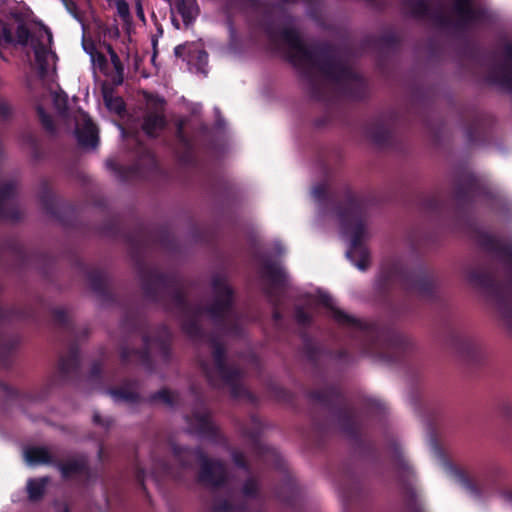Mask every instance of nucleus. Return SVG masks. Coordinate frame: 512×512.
<instances>
[{
	"label": "nucleus",
	"instance_id": "nucleus-45",
	"mask_svg": "<svg viewBox=\"0 0 512 512\" xmlns=\"http://www.w3.org/2000/svg\"><path fill=\"white\" fill-rule=\"evenodd\" d=\"M313 194H314V196H315L316 198H320V197H321V195H322V191H321L319 188H315V189L313 190Z\"/></svg>",
	"mask_w": 512,
	"mask_h": 512
},
{
	"label": "nucleus",
	"instance_id": "nucleus-23",
	"mask_svg": "<svg viewBox=\"0 0 512 512\" xmlns=\"http://www.w3.org/2000/svg\"><path fill=\"white\" fill-rule=\"evenodd\" d=\"M107 52L110 55L111 63L115 69V76L113 77V83L115 85H120L123 83L124 80V66L117 55V53L114 51L111 45H106Z\"/></svg>",
	"mask_w": 512,
	"mask_h": 512
},
{
	"label": "nucleus",
	"instance_id": "nucleus-48",
	"mask_svg": "<svg viewBox=\"0 0 512 512\" xmlns=\"http://www.w3.org/2000/svg\"><path fill=\"white\" fill-rule=\"evenodd\" d=\"M116 102H117V104H118V106H117V110L119 111V108H120V106H121V104H122V101H121L120 99H116Z\"/></svg>",
	"mask_w": 512,
	"mask_h": 512
},
{
	"label": "nucleus",
	"instance_id": "nucleus-3",
	"mask_svg": "<svg viewBox=\"0 0 512 512\" xmlns=\"http://www.w3.org/2000/svg\"><path fill=\"white\" fill-rule=\"evenodd\" d=\"M214 293L213 303L206 309L190 307L182 293L175 295V304L182 315V327L184 332L193 340H201L203 334L199 326L200 318L206 313L210 319L220 326L228 334H237L241 318L232 309L233 291L227 283L226 278L216 274L212 279Z\"/></svg>",
	"mask_w": 512,
	"mask_h": 512
},
{
	"label": "nucleus",
	"instance_id": "nucleus-10",
	"mask_svg": "<svg viewBox=\"0 0 512 512\" xmlns=\"http://www.w3.org/2000/svg\"><path fill=\"white\" fill-rule=\"evenodd\" d=\"M76 137L82 147L96 148L98 145V130L85 113H79L76 118Z\"/></svg>",
	"mask_w": 512,
	"mask_h": 512
},
{
	"label": "nucleus",
	"instance_id": "nucleus-15",
	"mask_svg": "<svg viewBox=\"0 0 512 512\" xmlns=\"http://www.w3.org/2000/svg\"><path fill=\"white\" fill-rule=\"evenodd\" d=\"M24 458L30 465L49 464L55 465L56 459L53 452L47 447L33 446L24 451Z\"/></svg>",
	"mask_w": 512,
	"mask_h": 512
},
{
	"label": "nucleus",
	"instance_id": "nucleus-32",
	"mask_svg": "<svg viewBox=\"0 0 512 512\" xmlns=\"http://www.w3.org/2000/svg\"><path fill=\"white\" fill-rule=\"evenodd\" d=\"M52 198L53 197L51 191L49 190L46 184H43L42 191L39 194V201L45 209L48 210L50 208Z\"/></svg>",
	"mask_w": 512,
	"mask_h": 512
},
{
	"label": "nucleus",
	"instance_id": "nucleus-13",
	"mask_svg": "<svg viewBox=\"0 0 512 512\" xmlns=\"http://www.w3.org/2000/svg\"><path fill=\"white\" fill-rule=\"evenodd\" d=\"M319 303L330 309L331 317L341 326L353 329H364L365 324L352 315L340 310L334 305L333 299L328 294L319 295Z\"/></svg>",
	"mask_w": 512,
	"mask_h": 512
},
{
	"label": "nucleus",
	"instance_id": "nucleus-35",
	"mask_svg": "<svg viewBox=\"0 0 512 512\" xmlns=\"http://www.w3.org/2000/svg\"><path fill=\"white\" fill-rule=\"evenodd\" d=\"M4 41L5 43H12V33L4 25L1 27L0 44Z\"/></svg>",
	"mask_w": 512,
	"mask_h": 512
},
{
	"label": "nucleus",
	"instance_id": "nucleus-50",
	"mask_svg": "<svg viewBox=\"0 0 512 512\" xmlns=\"http://www.w3.org/2000/svg\"><path fill=\"white\" fill-rule=\"evenodd\" d=\"M57 315H58L59 319H61L63 316L62 312H57Z\"/></svg>",
	"mask_w": 512,
	"mask_h": 512
},
{
	"label": "nucleus",
	"instance_id": "nucleus-14",
	"mask_svg": "<svg viewBox=\"0 0 512 512\" xmlns=\"http://www.w3.org/2000/svg\"><path fill=\"white\" fill-rule=\"evenodd\" d=\"M261 277L265 279L269 284L270 288L267 293L271 296L272 289H278L284 286L287 282V275L283 268L274 262H265L261 269Z\"/></svg>",
	"mask_w": 512,
	"mask_h": 512
},
{
	"label": "nucleus",
	"instance_id": "nucleus-47",
	"mask_svg": "<svg viewBox=\"0 0 512 512\" xmlns=\"http://www.w3.org/2000/svg\"><path fill=\"white\" fill-rule=\"evenodd\" d=\"M273 316H274V318H275L276 320H278V319L280 318V314H279V312H278V311H275V312H274V314H273Z\"/></svg>",
	"mask_w": 512,
	"mask_h": 512
},
{
	"label": "nucleus",
	"instance_id": "nucleus-5",
	"mask_svg": "<svg viewBox=\"0 0 512 512\" xmlns=\"http://www.w3.org/2000/svg\"><path fill=\"white\" fill-rule=\"evenodd\" d=\"M339 218L343 233L349 236L351 242L347 256L358 269L364 271L369 265V254L361 243L368 237V232L358 207L351 204L346 211L340 213Z\"/></svg>",
	"mask_w": 512,
	"mask_h": 512
},
{
	"label": "nucleus",
	"instance_id": "nucleus-42",
	"mask_svg": "<svg viewBox=\"0 0 512 512\" xmlns=\"http://www.w3.org/2000/svg\"><path fill=\"white\" fill-rule=\"evenodd\" d=\"M474 345L470 342H465L462 344V350L464 351L465 349H467V352L473 347Z\"/></svg>",
	"mask_w": 512,
	"mask_h": 512
},
{
	"label": "nucleus",
	"instance_id": "nucleus-46",
	"mask_svg": "<svg viewBox=\"0 0 512 512\" xmlns=\"http://www.w3.org/2000/svg\"><path fill=\"white\" fill-rule=\"evenodd\" d=\"M146 157H147V160L149 161V163H151V164L154 163L153 156L149 152H147Z\"/></svg>",
	"mask_w": 512,
	"mask_h": 512
},
{
	"label": "nucleus",
	"instance_id": "nucleus-27",
	"mask_svg": "<svg viewBox=\"0 0 512 512\" xmlns=\"http://www.w3.org/2000/svg\"><path fill=\"white\" fill-rule=\"evenodd\" d=\"M14 114L11 104L4 98H0V125L12 119Z\"/></svg>",
	"mask_w": 512,
	"mask_h": 512
},
{
	"label": "nucleus",
	"instance_id": "nucleus-33",
	"mask_svg": "<svg viewBox=\"0 0 512 512\" xmlns=\"http://www.w3.org/2000/svg\"><path fill=\"white\" fill-rule=\"evenodd\" d=\"M53 101L57 110L60 113L64 112L67 105V96L63 93H54Z\"/></svg>",
	"mask_w": 512,
	"mask_h": 512
},
{
	"label": "nucleus",
	"instance_id": "nucleus-38",
	"mask_svg": "<svg viewBox=\"0 0 512 512\" xmlns=\"http://www.w3.org/2000/svg\"><path fill=\"white\" fill-rule=\"evenodd\" d=\"M100 371H101V368H100L99 364L93 365V367L91 368V372H90L89 378L91 380H93L95 378H98V376L100 374Z\"/></svg>",
	"mask_w": 512,
	"mask_h": 512
},
{
	"label": "nucleus",
	"instance_id": "nucleus-44",
	"mask_svg": "<svg viewBox=\"0 0 512 512\" xmlns=\"http://www.w3.org/2000/svg\"><path fill=\"white\" fill-rule=\"evenodd\" d=\"M91 45H94L93 43H84L83 44V47H84V50L89 54V52H91Z\"/></svg>",
	"mask_w": 512,
	"mask_h": 512
},
{
	"label": "nucleus",
	"instance_id": "nucleus-40",
	"mask_svg": "<svg viewBox=\"0 0 512 512\" xmlns=\"http://www.w3.org/2000/svg\"><path fill=\"white\" fill-rule=\"evenodd\" d=\"M136 10H137V16H138L142 21H144V20H145L144 11H143V8H142V5H141L140 1H138V2L136 3Z\"/></svg>",
	"mask_w": 512,
	"mask_h": 512
},
{
	"label": "nucleus",
	"instance_id": "nucleus-49",
	"mask_svg": "<svg viewBox=\"0 0 512 512\" xmlns=\"http://www.w3.org/2000/svg\"><path fill=\"white\" fill-rule=\"evenodd\" d=\"M244 435L250 436L251 438H255L254 434H249L247 431H243Z\"/></svg>",
	"mask_w": 512,
	"mask_h": 512
},
{
	"label": "nucleus",
	"instance_id": "nucleus-21",
	"mask_svg": "<svg viewBox=\"0 0 512 512\" xmlns=\"http://www.w3.org/2000/svg\"><path fill=\"white\" fill-rule=\"evenodd\" d=\"M391 133L390 128L383 122L370 125L367 129V136L377 144L384 143Z\"/></svg>",
	"mask_w": 512,
	"mask_h": 512
},
{
	"label": "nucleus",
	"instance_id": "nucleus-22",
	"mask_svg": "<svg viewBox=\"0 0 512 512\" xmlns=\"http://www.w3.org/2000/svg\"><path fill=\"white\" fill-rule=\"evenodd\" d=\"M48 480L49 479L47 477H43L39 479H30L27 482V491L30 500L36 501L43 496Z\"/></svg>",
	"mask_w": 512,
	"mask_h": 512
},
{
	"label": "nucleus",
	"instance_id": "nucleus-36",
	"mask_svg": "<svg viewBox=\"0 0 512 512\" xmlns=\"http://www.w3.org/2000/svg\"><path fill=\"white\" fill-rule=\"evenodd\" d=\"M177 138L185 147L188 146V140L183 134V124L181 122L177 126Z\"/></svg>",
	"mask_w": 512,
	"mask_h": 512
},
{
	"label": "nucleus",
	"instance_id": "nucleus-29",
	"mask_svg": "<svg viewBox=\"0 0 512 512\" xmlns=\"http://www.w3.org/2000/svg\"><path fill=\"white\" fill-rule=\"evenodd\" d=\"M37 113H38V117H39L43 127L47 131L53 132L54 124H53V120H52L51 116L49 114H47L41 106L37 107Z\"/></svg>",
	"mask_w": 512,
	"mask_h": 512
},
{
	"label": "nucleus",
	"instance_id": "nucleus-17",
	"mask_svg": "<svg viewBox=\"0 0 512 512\" xmlns=\"http://www.w3.org/2000/svg\"><path fill=\"white\" fill-rule=\"evenodd\" d=\"M164 114L158 111H149L143 119L142 129L150 137H156L165 127Z\"/></svg>",
	"mask_w": 512,
	"mask_h": 512
},
{
	"label": "nucleus",
	"instance_id": "nucleus-34",
	"mask_svg": "<svg viewBox=\"0 0 512 512\" xmlns=\"http://www.w3.org/2000/svg\"><path fill=\"white\" fill-rule=\"evenodd\" d=\"M296 320L299 324H307L310 321V316L301 308L296 310Z\"/></svg>",
	"mask_w": 512,
	"mask_h": 512
},
{
	"label": "nucleus",
	"instance_id": "nucleus-41",
	"mask_svg": "<svg viewBox=\"0 0 512 512\" xmlns=\"http://www.w3.org/2000/svg\"><path fill=\"white\" fill-rule=\"evenodd\" d=\"M183 51H184V46L183 45H178L174 49V53H175V55L177 57H181L183 55Z\"/></svg>",
	"mask_w": 512,
	"mask_h": 512
},
{
	"label": "nucleus",
	"instance_id": "nucleus-12",
	"mask_svg": "<svg viewBox=\"0 0 512 512\" xmlns=\"http://www.w3.org/2000/svg\"><path fill=\"white\" fill-rule=\"evenodd\" d=\"M491 80L512 94V43L504 47V63L491 74Z\"/></svg>",
	"mask_w": 512,
	"mask_h": 512
},
{
	"label": "nucleus",
	"instance_id": "nucleus-9",
	"mask_svg": "<svg viewBox=\"0 0 512 512\" xmlns=\"http://www.w3.org/2000/svg\"><path fill=\"white\" fill-rule=\"evenodd\" d=\"M452 14L458 27L481 23L486 18V11L474 7L472 0H454Z\"/></svg>",
	"mask_w": 512,
	"mask_h": 512
},
{
	"label": "nucleus",
	"instance_id": "nucleus-6",
	"mask_svg": "<svg viewBox=\"0 0 512 512\" xmlns=\"http://www.w3.org/2000/svg\"><path fill=\"white\" fill-rule=\"evenodd\" d=\"M186 430L213 443L226 444V439L211 419L209 410L203 403H196L190 414L185 416Z\"/></svg>",
	"mask_w": 512,
	"mask_h": 512
},
{
	"label": "nucleus",
	"instance_id": "nucleus-37",
	"mask_svg": "<svg viewBox=\"0 0 512 512\" xmlns=\"http://www.w3.org/2000/svg\"><path fill=\"white\" fill-rule=\"evenodd\" d=\"M160 468L162 469V471L164 473L170 474L174 478H179L180 479L182 477L179 472L175 471L173 468L168 467V466H166L164 464Z\"/></svg>",
	"mask_w": 512,
	"mask_h": 512
},
{
	"label": "nucleus",
	"instance_id": "nucleus-16",
	"mask_svg": "<svg viewBox=\"0 0 512 512\" xmlns=\"http://www.w3.org/2000/svg\"><path fill=\"white\" fill-rule=\"evenodd\" d=\"M408 6L415 17L432 19L440 25L449 24V20L440 13H433L429 4L424 0H408Z\"/></svg>",
	"mask_w": 512,
	"mask_h": 512
},
{
	"label": "nucleus",
	"instance_id": "nucleus-8",
	"mask_svg": "<svg viewBox=\"0 0 512 512\" xmlns=\"http://www.w3.org/2000/svg\"><path fill=\"white\" fill-rule=\"evenodd\" d=\"M52 33L43 28L39 30L36 39H32V48L35 53V60L42 75L46 74L54 65L55 54L51 51Z\"/></svg>",
	"mask_w": 512,
	"mask_h": 512
},
{
	"label": "nucleus",
	"instance_id": "nucleus-18",
	"mask_svg": "<svg viewBox=\"0 0 512 512\" xmlns=\"http://www.w3.org/2000/svg\"><path fill=\"white\" fill-rule=\"evenodd\" d=\"M55 465L59 468L64 478H69L82 473L86 469L87 459L83 456H78L70 458L64 463L56 461Z\"/></svg>",
	"mask_w": 512,
	"mask_h": 512
},
{
	"label": "nucleus",
	"instance_id": "nucleus-39",
	"mask_svg": "<svg viewBox=\"0 0 512 512\" xmlns=\"http://www.w3.org/2000/svg\"><path fill=\"white\" fill-rule=\"evenodd\" d=\"M93 421L95 424L97 425H103V426H109L110 425V420H107L105 423L101 420V417L98 413H95L93 415Z\"/></svg>",
	"mask_w": 512,
	"mask_h": 512
},
{
	"label": "nucleus",
	"instance_id": "nucleus-7",
	"mask_svg": "<svg viewBox=\"0 0 512 512\" xmlns=\"http://www.w3.org/2000/svg\"><path fill=\"white\" fill-rule=\"evenodd\" d=\"M168 340L169 332L166 327L160 328L155 338L145 337V351H130L128 348L123 347L121 349V359L123 361H129L130 358H136L141 362H147L149 354L159 353L162 357L168 355Z\"/></svg>",
	"mask_w": 512,
	"mask_h": 512
},
{
	"label": "nucleus",
	"instance_id": "nucleus-28",
	"mask_svg": "<svg viewBox=\"0 0 512 512\" xmlns=\"http://www.w3.org/2000/svg\"><path fill=\"white\" fill-rule=\"evenodd\" d=\"M257 450H258V454L265 462H269L272 459L278 458V453L274 448H271V447L264 445L260 442L257 443Z\"/></svg>",
	"mask_w": 512,
	"mask_h": 512
},
{
	"label": "nucleus",
	"instance_id": "nucleus-1",
	"mask_svg": "<svg viewBox=\"0 0 512 512\" xmlns=\"http://www.w3.org/2000/svg\"><path fill=\"white\" fill-rule=\"evenodd\" d=\"M172 451L177 465L183 470L192 469L193 459L196 457L200 463L199 483L211 489L224 490L223 494L214 497L209 506L210 512H245L249 502L259 497V480L250 472L243 453L235 450L231 454L235 465L245 472V477L239 485L232 487L224 462L207 457L200 448L192 450L173 444Z\"/></svg>",
	"mask_w": 512,
	"mask_h": 512
},
{
	"label": "nucleus",
	"instance_id": "nucleus-26",
	"mask_svg": "<svg viewBox=\"0 0 512 512\" xmlns=\"http://www.w3.org/2000/svg\"><path fill=\"white\" fill-rule=\"evenodd\" d=\"M91 62L94 66H96L100 71H105L107 68V59L105 55L99 52L94 45H91V52H89Z\"/></svg>",
	"mask_w": 512,
	"mask_h": 512
},
{
	"label": "nucleus",
	"instance_id": "nucleus-53",
	"mask_svg": "<svg viewBox=\"0 0 512 512\" xmlns=\"http://www.w3.org/2000/svg\"><path fill=\"white\" fill-rule=\"evenodd\" d=\"M64 512H69L67 508L64 509Z\"/></svg>",
	"mask_w": 512,
	"mask_h": 512
},
{
	"label": "nucleus",
	"instance_id": "nucleus-11",
	"mask_svg": "<svg viewBox=\"0 0 512 512\" xmlns=\"http://www.w3.org/2000/svg\"><path fill=\"white\" fill-rule=\"evenodd\" d=\"M15 191L16 185L14 183H4L0 186V220L16 221L21 218V213L13 200Z\"/></svg>",
	"mask_w": 512,
	"mask_h": 512
},
{
	"label": "nucleus",
	"instance_id": "nucleus-54",
	"mask_svg": "<svg viewBox=\"0 0 512 512\" xmlns=\"http://www.w3.org/2000/svg\"><path fill=\"white\" fill-rule=\"evenodd\" d=\"M510 499H511V501H512V493L510 494Z\"/></svg>",
	"mask_w": 512,
	"mask_h": 512
},
{
	"label": "nucleus",
	"instance_id": "nucleus-4",
	"mask_svg": "<svg viewBox=\"0 0 512 512\" xmlns=\"http://www.w3.org/2000/svg\"><path fill=\"white\" fill-rule=\"evenodd\" d=\"M212 350V361H200L201 368L214 387L227 386L230 388L232 397L239 398L248 394L242 384L243 372L225 363V352L222 344L214 338L207 339Z\"/></svg>",
	"mask_w": 512,
	"mask_h": 512
},
{
	"label": "nucleus",
	"instance_id": "nucleus-24",
	"mask_svg": "<svg viewBox=\"0 0 512 512\" xmlns=\"http://www.w3.org/2000/svg\"><path fill=\"white\" fill-rule=\"evenodd\" d=\"M161 401L168 407H174L179 402V395L172 391L163 389L151 397V401Z\"/></svg>",
	"mask_w": 512,
	"mask_h": 512
},
{
	"label": "nucleus",
	"instance_id": "nucleus-20",
	"mask_svg": "<svg viewBox=\"0 0 512 512\" xmlns=\"http://www.w3.org/2000/svg\"><path fill=\"white\" fill-rule=\"evenodd\" d=\"M109 393L116 402L135 403L139 400L135 383L125 384L120 389L111 390Z\"/></svg>",
	"mask_w": 512,
	"mask_h": 512
},
{
	"label": "nucleus",
	"instance_id": "nucleus-30",
	"mask_svg": "<svg viewBox=\"0 0 512 512\" xmlns=\"http://www.w3.org/2000/svg\"><path fill=\"white\" fill-rule=\"evenodd\" d=\"M36 38L37 36L34 37V39ZM30 39L32 40L33 37H31L29 30L23 25L18 26L16 30L17 43L21 45H27Z\"/></svg>",
	"mask_w": 512,
	"mask_h": 512
},
{
	"label": "nucleus",
	"instance_id": "nucleus-31",
	"mask_svg": "<svg viewBox=\"0 0 512 512\" xmlns=\"http://www.w3.org/2000/svg\"><path fill=\"white\" fill-rule=\"evenodd\" d=\"M116 9L118 15L124 20L129 21L130 19V10L129 5L125 0H116Z\"/></svg>",
	"mask_w": 512,
	"mask_h": 512
},
{
	"label": "nucleus",
	"instance_id": "nucleus-51",
	"mask_svg": "<svg viewBox=\"0 0 512 512\" xmlns=\"http://www.w3.org/2000/svg\"><path fill=\"white\" fill-rule=\"evenodd\" d=\"M107 165H108L109 167H111V168L113 167L112 162H107Z\"/></svg>",
	"mask_w": 512,
	"mask_h": 512
},
{
	"label": "nucleus",
	"instance_id": "nucleus-2",
	"mask_svg": "<svg viewBox=\"0 0 512 512\" xmlns=\"http://www.w3.org/2000/svg\"><path fill=\"white\" fill-rule=\"evenodd\" d=\"M281 38L288 46L290 62L310 81L313 89L320 84H344L357 80L356 73L329 48L307 47L293 29H284Z\"/></svg>",
	"mask_w": 512,
	"mask_h": 512
},
{
	"label": "nucleus",
	"instance_id": "nucleus-25",
	"mask_svg": "<svg viewBox=\"0 0 512 512\" xmlns=\"http://www.w3.org/2000/svg\"><path fill=\"white\" fill-rule=\"evenodd\" d=\"M77 367L78 359L75 355H72L67 359H61L59 363V372L61 377L67 376L70 372L76 370Z\"/></svg>",
	"mask_w": 512,
	"mask_h": 512
},
{
	"label": "nucleus",
	"instance_id": "nucleus-43",
	"mask_svg": "<svg viewBox=\"0 0 512 512\" xmlns=\"http://www.w3.org/2000/svg\"><path fill=\"white\" fill-rule=\"evenodd\" d=\"M65 5L67 6L68 10L72 12V8L74 7V3L68 0H63Z\"/></svg>",
	"mask_w": 512,
	"mask_h": 512
},
{
	"label": "nucleus",
	"instance_id": "nucleus-19",
	"mask_svg": "<svg viewBox=\"0 0 512 512\" xmlns=\"http://www.w3.org/2000/svg\"><path fill=\"white\" fill-rule=\"evenodd\" d=\"M174 9L181 15L185 25L195 20L199 13L196 0H174Z\"/></svg>",
	"mask_w": 512,
	"mask_h": 512
},
{
	"label": "nucleus",
	"instance_id": "nucleus-52",
	"mask_svg": "<svg viewBox=\"0 0 512 512\" xmlns=\"http://www.w3.org/2000/svg\"><path fill=\"white\" fill-rule=\"evenodd\" d=\"M505 409H507L506 414H509L510 413V408L509 407H505Z\"/></svg>",
	"mask_w": 512,
	"mask_h": 512
}]
</instances>
